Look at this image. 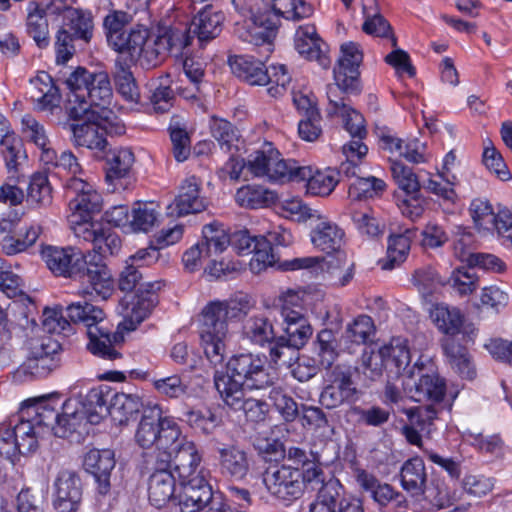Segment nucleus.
<instances>
[{
  "label": "nucleus",
  "mask_w": 512,
  "mask_h": 512,
  "mask_svg": "<svg viewBox=\"0 0 512 512\" xmlns=\"http://www.w3.org/2000/svg\"><path fill=\"white\" fill-rule=\"evenodd\" d=\"M243 338L253 345L264 347L272 346L278 337L274 331L272 321L264 315H253L248 317L242 325Z\"/></svg>",
  "instance_id": "a19ab883"
},
{
  "label": "nucleus",
  "mask_w": 512,
  "mask_h": 512,
  "mask_svg": "<svg viewBox=\"0 0 512 512\" xmlns=\"http://www.w3.org/2000/svg\"><path fill=\"white\" fill-rule=\"evenodd\" d=\"M441 347L451 368L463 379L473 380L476 369L471 361L467 348L452 337L441 340Z\"/></svg>",
  "instance_id": "e433bc0d"
},
{
  "label": "nucleus",
  "mask_w": 512,
  "mask_h": 512,
  "mask_svg": "<svg viewBox=\"0 0 512 512\" xmlns=\"http://www.w3.org/2000/svg\"><path fill=\"white\" fill-rule=\"evenodd\" d=\"M295 49L309 61H316L322 68L330 66L327 46L316 32L314 25L300 26L295 34Z\"/></svg>",
  "instance_id": "b1692460"
},
{
  "label": "nucleus",
  "mask_w": 512,
  "mask_h": 512,
  "mask_svg": "<svg viewBox=\"0 0 512 512\" xmlns=\"http://www.w3.org/2000/svg\"><path fill=\"white\" fill-rule=\"evenodd\" d=\"M218 382L217 392L226 406L234 411H242L246 420L259 423L266 419L269 405L262 399L247 396L244 388L225 380Z\"/></svg>",
  "instance_id": "f3484780"
},
{
  "label": "nucleus",
  "mask_w": 512,
  "mask_h": 512,
  "mask_svg": "<svg viewBox=\"0 0 512 512\" xmlns=\"http://www.w3.org/2000/svg\"><path fill=\"white\" fill-rule=\"evenodd\" d=\"M86 417L80 411L60 414L57 425L53 426V434L59 438H79L87 432Z\"/></svg>",
  "instance_id": "8fccbe9b"
},
{
  "label": "nucleus",
  "mask_w": 512,
  "mask_h": 512,
  "mask_svg": "<svg viewBox=\"0 0 512 512\" xmlns=\"http://www.w3.org/2000/svg\"><path fill=\"white\" fill-rule=\"evenodd\" d=\"M232 73L252 86H265L269 83L268 68L263 61L253 56H230L228 60Z\"/></svg>",
  "instance_id": "cd10ccee"
},
{
  "label": "nucleus",
  "mask_w": 512,
  "mask_h": 512,
  "mask_svg": "<svg viewBox=\"0 0 512 512\" xmlns=\"http://www.w3.org/2000/svg\"><path fill=\"white\" fill-rule=\"evenodd\" d=\"M409 393L416 402L430 401L432 404H440L446 394V384L437 373H425L409 388Z\"/></svg>",
  "instance_id": "72a5a7b5"
},
{
  "label": "nucleus",
  "mask_w": 512,
  "mask_h": 512,
  "mask_svg": "<svg viewBox=\"0 0 512 512\" xmlns=\"http://www.w3.org/2000/svg\"><path fill=\"white\" fill-rule=\"evenodd\" d=\"M300 181H306L307 192L315 196H328L338 183L333 170L326 171L316 170L313 172L309 166V173Z\"/></svg>",
  "instance_id": "6e6d98bb"
},
{
  "label": "nucleus",
  "mask_w": 512,
  "mask_h": 512,
  "mask_svg": "<svg viewBox=\"0 0 512 512\" xmlns=\"http://www.w3.org/2000/svg\"><path fill=\"white\" fill-rule=\"evenodd\" d=\"M213 380L216 390L218 382L222 380L251 389H265L274 383V377L266 367V357L251 352L232 356L226 364V371L215 369ZM223 382L226 384V381Z\"/></svg>",
  "instance_id": "423d86ee"
},
{
  "label": "nucleus",
  "mask_w": 512,
  "mask_h": 512,
  "mask_svg": "<svg viewBox=\"0 0 512 512\" xmlns=\"http://www.w3.org/2000/svg\"><path fill=\"white\" fill-rule=\"evenodd\" d=\"M416 229H406L400 234H391L388 237L386 256L379 261L383 270H392L400 266L410 251L412 238Z\"/></svg>",
  "instance_id": "ea45409f"
},
{
  "label": "nucleus",
  "mask_w": 512,
  "mask_h": 512,
  "mask_svg": "<svg viewBox=\"0 0 512 512\" xmlns=\"http://www.w3.org/2000/svg\"><path fill=\"white\" fill-rule=\"evenodd\" d=\"M41 257L55 276L78 281L79 293L84 297L107 300L111 296L112 275L99 255H85L72 246H46L41 250Z\"/></svg>",
  "instance_id": "f03ea898"
},
{
  "label": "nucleus",
  "mask_w": 512,
  "mask_h": 512,
  "mask_svg": "<svg viewBox=\"0 0 512 512\" xmlns=\"http://www.w3.org/2000/svg\"><path fill=\"white\" fill-rule=\"evenodd\" d=\"M184 420L194 429L208 435L223 423L222 414L218 409L209 408L205 412L188 410L183 414Z\"/></svg>",
  "instance_id": "4d7b16f0"
},
{
  "label": "nucleus",
  "mask_w": 512,
  "mask_h": 512,
  "mask_svg": "<svg viewBox=\"0 0 512 512\" xmlns=\"http://www.w3.org/2000/svg\"><path fill=\"white\" fill-rule=\"evenodd\" d=\"M326 385L320 393L319 401L326 409H335L344 404L352 406L360 398L349 368L336 365L327 371Z\"/></svg>",
  "instance_id": "f8f14e48"
},
{
  "label": "nucleus",
  "mask_w": 512,
  "mask_h": 512,
  "mask_svg": "<svg viewBox=\"0 0 512 512\" xmlns=\"http://www.w3.org/2000/svg\"><path fill=\"white\" fill-rule=\"evenodd\" d=\"M347 416L355 417L359 424L369 427H381L390 420L389 409L373 405L367 408L352 405L346 412Z\"/></svg>",
  "instance_id": "bf43d9fd"
},
{
  "label": "nucleus",
  "mask_w": 512,
  "mask_h": 512,
  "mask_svg": "<svg viewBox=\"0 0 512 512\" xmlns=\"http://www.w3.org/2000/svg\"><path fill=\"white\" fill-rule=\"evenodd\" d=\"M10 429L20 448V454L25 455L35 451L38 444L37 438L41 433L29 417H23L20 414L18 422Z\"/></svg>",
  "instance_id": "864d4df0"
},
{
  "label": "nucleus",
  "mask_w": 512,
  "mask_h": 512,
  "mask_svg": "<svg viewBox=\"0 0 512 512\" xmlns=\"http://www.w3.org/2000/svg\"><path fill=\"white\" fill-rule=\"evenodd\" d=\"M112 418L118 421L120 425H126L132 419H135L138 414L147 406L144 404L142 393L135 392H117L112 396Z\"/></svg>",
  "instance_id": "c9c22d12"
},
{
  "label": "nucleus",
  "mask_w": 512,
  "mask_h": 512,
  "mask_svg": "<svg viewBox=\"0 0 512 512\" xmlns=\"http://www.w3.org/2000/svg\"><path fill=\"white\" fill-rule=\"evenodd\" d=\"M66 314L71 322L82 323L86 327L87 349L93 355L109 361L122 358L119 348L123 337L112 332L101 308L87 301H78L66 307Z\"/></svg>",
  "instance_id": "7ed1b4c3"
},
{
  "label": "nucleus",
  "mask_w": 512,
  "mask_h": 512,
  "mask_svg": "<svg viewBox=\"0 0 512 512\" xmlns=\"http://www.w3.org/2000/svg\"><path fill=\"white\" fill-rule=\"evenodd\" d=\"M65 196L72 211L71 221L92 220L102 209V197L94 187L78 177L69 178L64 184Z\"/></svg>",
  "instance_id": "ddd939ff"
},
{
  "label": "nucleus",
  "mask_w": 512,
  "mask_h": 512,
  "mask_svg": "<svg viewBox=\"0 0 512 512\" xmlns=\"http://www.w3.org/2000/svg\"><path fill=\"white\" fill-rule=\"evenodd\" d=\"M293 242L291 232L282 226H277L267 233L260 236L259 250L253 255L250 261V269L254 273H260L267 267L279 263V256L276 252L277 247H287Z\"/></svg>",
  "instance_id": "6ab92c4d"
},
{
  "label": "nucleus",
  "mask_w": 512,
  "mask_h": 512,
  "mask_svg": "<svg viewBox=\"0 0 512 512\" xmlns=\"http://www.w3.org/2000/svg\"><path fill=\"white\" fill-rule=\"evenodd\" d=\"M224 20L225 16L222 11L216 10L211 5H206L194 16L189 32L196 35L200 43L208 42L219 36Z\"/></svg>",
  "instance_id": "c756f323"
},
{
  "label": "nucleus",
  "mask_w": 512,
  "mask_h": 512,
  "mask_svg": "<svg viewBox=\"0 0 512 512\" xmlns=\"http://www.w3.org/2000/svg\"><path fill=\"white\" fill-rule=\"evenodd\" d=\"M430 317L438 330L448 337L462 334L463 339L473 340L477 329L473 323L467 322L464 315L456 307L437 304L430 312Z\"/></svg>",
  "instance_id": "aec40b11"
},
{
  "label": "nucleus",
  "mask_w": 512,
  "mask_h": 512,
  "mask_svg": "<svg viewBox=\"0 0 512 512\" xmlns=\"http://www.w3.org/2000/svg\"><path fill=\"white\" fill-rule=\"evenodd\" d=\"M134 163V154L129 148H120L107 158L106 180L114 181L128 175Z\"/></svg>",
  "instance_id": "13d9d810"
},
{
  "label": "nucleus",
  "mask_w": 512,
  "mask_h": 512,
  "mask_svg": "<svg viewBox=\"0 0 512 512\" xmlns=\"http://www.w3.org/2000/svg\"><path fill=\"white\" fill-rule=\"evenodd\" d=\"M61 407L59 398L56 397H40L25 400L20 409L23 417H29L40 433L45 430L53 432V426L57 425L60 413L58 408Z\"/></svg>",
  "instance_id": "412c9836"
},
{
  "label": "nucleus",
  "mask_w": 512,
  "mask_h": 512,
  "mask_svg": "<svg viewBox=\"0 0 512 512\" xmlns=\"http://www.w3.org/2000/svg\"><path fill=\"white\" fill-rule=\"evenodd\" d=\"M327 97L329 100L328 115L333 116L340 112L344 120V127L351 135L352 140H360L362 142L367 133L363 116L351 108L345 102L346 99L344 97H338L337 88H333L332 85L328 86Z\"/></svg>",
  "instance_id": "a878e982"
},
{
  "label": "nucleus",
  "mask_w": 512,
  "mask_h": 512,
  "mask_svg": "<svg viewBox=\"0 0 512 512\" xmlns=\"http://www.w3.org/2000/svg\"><path fill=\"white\" fill-rule=\"evenodd\" d=\"M62 346L51 337L30 342L26 360L13 373L17 382L47 377L61 365Z\"/></svg>",
  "instance_id": "6e6552de"
},
{
  "label": "nucleus",
  "mask_w": 512,
  "mask_h": 512,
  "mask_svg": "<svg viewBox=\"0 0 512 512\" xmlns=\"http://www.w3.org/2000/svg\"><path fill=\"white\" fill-rule=\"evenodd\" d=\"M283 333L279 335L269 350V358L275 365H290L297 358L313 334L307 318L294 310H283Z\"/></svg>",
  "instance_id": "0eeeda50"
},
{
  "label": "nucleus",
  "mask_w": 512,
  "mask_h": 512,
  "mask_svg": "<svg viewBox=\"0 0 512 512\" xmlns=\"http://www.w3.org/2000/svg\"><path fill=\"white\" fill-rule=\"evenodd\" d=\"M235 200L242 207L257 209L275 203L277 195L260 185H245L237 190Z\"/></svg>",
  "instance_id": "09e8293b"
},
{
  "label": "nucleus",
  "mask_w": 512,
  "mask_h": 512,
  "mask_svg": "<svg viewBox=\"0 0 512 512\" xmlns=\"http://www.w3.org/2000/svg\"><path fill=\"white\" fill-rule=\"evenodd\" d=\"M385 188L386 184L382 179L358 176L349 184L348 195L352 200H363L380 195Z\"/></svg>",
  "instance_id": "680f3d73"
},
{
  "label": "nucleus",
  "mask_w": 512,
  "mask_h": 512,
  "mask_svg": "<svg viewBox=\"0 0 512 512\" xmlns=\"http://www.w3.org/2000/svg\"><path fill=\"white\" fill-rule=\"evenodd\" d=\"M139 32H143V40L136 47V52L127 50L125 55L128 57L129 62L138 61L141 67L145 69H152L160 65L168 55V42L158 35L155 38L149 39V33L146 29L141 28Z\"/></svg>",
  "instance_id": "5701e85b"
},
{
  "label": "nucleus",
  "mask_w": 512,
  "mask_h": 512,
  "mask_svg": "<svg viewBox=\"0 0 512 512\" xmlns=\"http://www.w3.org/2000/svg\"><path fill=\"white\" fill-rule=\"evenodd\" d=\"M343 493L344 488L339 480L331 478L319 489L316 500L310 504V512H336Z\"/></svg>",
  "instance_id": "603ef678"
},
{
  "label": "nucleus",
  "mask_w": 512,
  "mask_h": 512,
  "mask_svg": "<svg viewBox=\"0 0 512 512\" xmlns=\"http://www.w3.org/2000/svg\"><path fill=\"white\" fill-rule=\"evenodd\" d=\"M337 339L330 329H322L318 332L314 341V351L318 357L319 366L326 370L332 369V365L339 356Z\"/></svg>",
  "instance_id": "3c124183"
},
{
  "label": "nucleus",
  "mask_w": 512,
  "mask_h": 512,
  "mask_svg": "<svg viewBox=\"0 0 512 512\" xmlns=\"http://www.w3.org/2000/svg\"><path fill=\"white\" fill-rule=\"evenodd\" d=\"M142 273L139 266L126 264L119 273L118 288L125 293L135 294L131 296V301L126 302L124 308L125 328L128 330L136 329L153 310L158 303L157 291L162 287L160 281L142 283Z\"/></svg>",
  "instance_id": "20e7f679"
},
{
  "label": "nucleus",
  "mask_w": 512,
  "mask_h": 512,
  "mask_svg": "<svg viewBox=\"0 0 512 512\" xmlns=\"http://www.w3.org/2000/svg\"><path fill=\"white\" fill-rule=\"evenodd\" d=\"M176 437L173 431L167 432L151 452L143 454V469L146 473L154 475L160 472H173L172 445Z\"/></svg>",
  "instance_id": "7c9ffc66"
},
{
  "label": "nucleus",
  "mask_w": 512,
  "mask_h": 512,
  "mask_svg": "<svg viewBox=\"0 0 512 512\" xmlns=\"http://www.w3.org/2000/svg\"><path fill=\"white\" fill-rule=\"evenodd\" d=\"M200 186L201 181L197 177L190 176L186 178L179 188V193L174 201V208L172 205L168 207V209H172L170 214L176 213L177 216H184L204 211L208 202L206 198L200 195Z\"/></svg>",
  "instance_id": "bb28decb"
},
{
  "label": "nucleus",
  "mask_w": 512,
  "mask_h": 512,
  "mask_svg": "<svg viewBox=\"0 0 512 512\" xmlns=\"http://www.w3.org/2000/svg\"><path fill=\"white\" fill-rule=\"evenodd\" d=\"M83 465L98 482L100 492L106 493L110 487L111 471L115 467L114 452L110 449H92L85 455Z\"/></svg>",
  "instance_id": "c85d7f7f"
},
{
  "label": "nucleus",
  "mask_w": 512,
  "mask_h": 512,
  "mask_svg": "<svg viewBox=\"0 0 512 512\" xmlns=\"http://www.w3.org/2000/svg\"><path fill=\"white\" fill-rule=\"evenodd\" d=\"M202 234L203 240L199 244L205 251V257L207 258L221 254L230 245V235L221 223L214 222L205 225Z\"/></svg>",
  "instance_id": "de8ad7c7"
},
{
  "label": "nucleus",
  "mask_w": 512,
  "mask_h": 512,
  "mask_svg": "<svg viewBox=\"0 0 512 512\" xmlns=\"http://www.w3.org/2000/svg\"><path fill=\"white\" fill-rule=\"evenodd\" d=\"M235 10L243 21L235 24V34L244 42L263 46L265 52H272L279 17L298 22L310 18L314 7L306 0H273L271 12L260 10L258 0H232Z\"/></svg>",
  "instance_id": "f257e3e1"
},
{
  "label": "nucleus",
  "mask_w": 512,
  "mask_h": 512,
  "mask_svg": "<svg viewBox=\"0 0 512 512\" xmlns=\"http://www.w3.org/2000/svg\"><path fill=\"white\" fill-rule=\"evenodd\" d=\"M303 475L300 467L287 464L268 466L262 474V482L272 499L289 506L304 494Z\"/></svg>",
  "instance_id": "9d476101"
},
{
  "label": "nucleus",
  "mask_w": 512,
  "mask_h": 512,
  "mask_svg": "<svg viewBox=\"0 0 512 512\" xmlns=\"http://www.w3.org/2000/svg\"><path fill=\"white\" fill-rule=\"evenodd\" d=\"M344 231L335 222L324 217L311 230V242L314 247L328 254L338 251L344 241Z\"/></svg>",
  "instance_id": "f704fd0d"
},
{
  "label": "nucleus",
  "mask_w": 512,
  "mask_h": 512,
  "mask_svg": "<svg viewBox=\"0 0 512 512\" xmlns=\"http://www.w3.org/2000/svg\"><path fill=\"white\" fill-rule=\"evenodd\" d=\"M368 152L367 146L360 142V140H351L348 144L343 146V153L346 156V161L342 162L338 167V175L353 178L358 177L357 171L359 170L357 161H360Z\"/></svg>",
  "instance_id": "052dcab7"
},
{
  "label": "nucleus",
  "mask_w": 512,
  "mask_h": 512,
  "mask_svg": "<svg viewBox=\"0 0 512 512\" xmlns=\"http://www.w3.org/2000/svg\"><path fill=\"white\" fill-rule=\"evenodd\" d=\"M374 333L373 319L368 315H360L346 326L344 338L354 344L361 345L366 344Z\"/></svg>",
  "instance_id": "774afa93"
},
{
  "label": "nucleus",
  "mask_w": 512,
  "mask_h": 512,
  "mask_svg": "<svg viewBox=\"0 0 512 512\" xmlns=\"http://www.w3.org/2000/svg\"><path fill=\"white\" fill-rule=\"evenodd\" d=\"M51 15H62V25L56 33L55 50L57 64H65L76 52L75 42L89 43L93 36V17L89 11L72 6L47 4Z\"/></svg>",
  "instance_id": "39448f33"
},
{
  "label": "nucleus",
  "mask_w": 512,
  "mask_h": 512,
  "mask_svg": "<svg viewBox=\"0 0 512 512\" xmlns=\"http://www.w3.org/2000/svg\"><path fill=\"white\" fill-rule=\"evenodd\" d=\"M26 32L40 49L50 45L49 24L46 17L47 7L41 8L38 3L31 1L27 6Z\"/></svg>",
  "instance_id": "79ce46f5"
},
{
  "label": "nucleus",
  "mask_w": 512,
  "mask_h": 512,
  "mask_svg": "<svg viewBox=\"0 0 512 512\" xmlns=\"http://www.w3.org/2000/svg\"><path fill=\"white\" fill-rule=\"evenodd\" d=\"M300 419L304 427L321 430V435L326 438H330L335 432L334 426L320 407L302 405Z\"/></svg>",
  "instance_id": "69168bd1"
},
{
  "label": "nucleus",
  "mask_w": 512,
  "mask_h": 512,
  "mask_svg": "<svg viewBox=\"0 0 512 512\" xmlns=\"http://www.w3.org/2000/svg\"><path fill=\"white\" fill-rule=\"evenodd\" d=\"M114 393L103 386L92 388L86 394L82 410L80 411L86 417V420L90 424H98L101 419L112 416V396Z\"/></svg>",
  "instance_id": "2f4dec72"
},
{
  "label": "nucleus",
  "mask_w": 512,
  "mask_h": 512,
  "mask_svg": "<svg viewBox=\"0 0 512 512\" xmlns=\"http://www.w3.org/2000/svg\"><path fill=\"white\" fill-rule=\"evenodd\" d=\"M31 99L39 110H53L58 107L61 95L58 87L53 83L51 76L45 72L38 74L31 80Z\"/></svg>",
  "instance_id": "a18cd8bd"
},
{
  "label": "nucleus",
  "mask_w": 512,
  "mask_h": 512,
  "mask_svg": "<svg viewBox=\"0 0 512 512\" xmlns=\"http://www.w3.org/2000/svg\"><path fill=\"white\" fill-rule=\"evenodd\" d=\"M172 454L173 471L178 474L179 481L194 477L201 462L196 444L180 434L173 441Z\"/></svg>",
  "instance_id": "393cba45"
},
{
  "label": "nucleus",
  "mask_w": 512,
  "mask_h": 512,
  "mask_svg": "<svg viewBox=\"0 0 512 512\" xmlns=\"http://www.w3.org/2000/svg\"><path fill=\"white\" fill-rule=\"evenodd\" d=\"M54 507L58 512H75L82 498L80 477L71 470H62L55 481Z\"/></svg>",
  "instance_id": "4be33fe9"
},
{
  "label": "nucleus",
  "mask_w": 512,
  "mask_h": 512,
  "mask_svg": "<svg viewBox=\"0 0 512 512\" xmlns=\"http://www.w3.org/2000/svg\"><path fill=\"white\" fill-rule=\"evenodd\" d=\"M368 4L375 5L376 0H366V3L363 5V11L365 14V22L363 23V31L369 35H374L377 37H388L390 36L392 41V46H397V39L392 34V27L389 22L380 14L374 13L371 14L368 11Z\"/></svg>",
  "instance_id": "0e129e2a"
},
{
  "label": "nucleus",
  "mask_w": 512,
  "mask_h": 512,
  "mask_svg": "<svg viewBox=\"0 0 512 512\" xmlns=\"http://www.w3.org/2000/svg\"><path fill=\"white\" fill-rule=\"evenodd\" d=\"M401 485L412 496H421L425 492L427 474L422 458L413 457L402 465Z\"/></svg>",
  "instance_id": "49530a36"
},
{
  "label": "nucleus",
  "mask_w": 512,
  "mask_h": 512,
  "mask_svg": "<svg viewBox=\"0 0 512 512\" xmlns=\"http://www.w3.org/2000/svg\"><path fill=\"white\" fill-rule=\"evenodd\" d=\"M380 140L383 149L389 150L391 153H398L399 156L405 158L410 163L420 164L427 162L426 144L416 138L404 141L389 133H383Z\"/></svg>",
  "instance_id": "4c0bfd02"
},
{
  "label": "nucleus",
  "mask_w": 512,
  "mask_h": 512,
  "mask_svg": "<svg viewBox=\"0 0 512 512\" xmlns=\"http://www.w3.org/2000/svg\"><path fill=\"white\" fill-rule=\"evenodd\" d=\"M180 490L175 498L180 512H199L214 501L216 492L208 481L199 475L179 481Z\"/></svg>",
  "instance_id": "a211bd4d"
},
{
  "label": "nucleus",
  "mask_w": 512,
  "mask_h": 512,
  "mask_svg": "<svg viewBox=\"0 0 512 512\" xmlns=\"http://www.w3.org/2000/svg\"><path fill=\"white\" fill-rule=\"evenodd\" d=\"M385 368L388 367L381 347L378 351L365 349L362 353L360 365L357 367V370L369 381L373 382L382 376Z\"/></svg>",
  "instance_id": "338daca9"
},
{
  "label": "nucleus",
  "mask_w": 512,
  "mask_h": 512,
  "mask_svg": "<svg viewBox=\"0 0 512 512\" xmlns=\"http://www.w3.org/2000/svg\"><path fill=\"white\" fill-rule=\"evenodd\" d=\"M26 201L34 207H45L52 203V188L47 175L35 173L27 181Z\"/></svg>",
  "instance_id": "5fc2aeb1"
},
{
  "label": "nucleus",
  "mask_w": 512,
  "mask_h": 512,
  "mask_svg": "<svg viewBox=\"0 0 512 512\" xmlns=\"http://www.w3.org/2000/svg\"><path fill=\"white\" fill-rule=\"evenodd\" d=\"M130 227L135 232H148L158 222L159 212L152 203L136 202L131 211Z\"/></svg>",
  "instance_id": "e2e57ef3"
},
{
  "label": "nucleus",
  "mask_w": 512,
  "mask_h": 512,
  "mask_svg": "<svg viewBox=\"0 0 512 512\" xmlns=\"http://www.w3.org/2000/svg\"><path fill=\"white\" fill-rule=\"evenodd\" d=\"M248 309L249 302L243 299L209 302L202 309L200 315L201 339L226 337L228 333V321L240 318L247 313Z\"/></svg>",
  "instance_id": "9b49d317"
},
{
  "label": "nucleus",
  "mask_w": 512,
  "mask_h": 512,
  "mask_svg": "<svg viewBox=\"0 0 512 512\" xmlns=\"http://www.w3.org/2000/svg\"><path fill=\"white\" fill-rule=\"evenodd\" d=\"M132 21V16L121 10H114L107 14L103 20V27L107 42L119 55H125L127 50L136 52V47L143 40V32L140 27L125 30Z\"/></svg>",
  "instance_id": "dca6fc26"
},
{
  "label": "nucleus",
  "mask_w": 512,
  "mask_h": 512,
  "mask_svg": "<svg viewBox=\"0 0 512 512\" xmlns=\"http://www.w3.org/2000/svg\"><path fill=\"white\" fill-rule=\"evenodd\" d=\"M340 50L341 56L333 71L335 86L332 87L337 88V92L358 95L361 92L359 66L363 60V53L359 44L355 42L343 43Z\"/></svg>",
  "instance_id": "4468645a"
},
{
  "label": "nucleus",
  "mask_w": 512,
  "mask_h": 512,
  "mask_svg": "<svg viewBox=\"0 0 512 512\" xmlns=\"http://www.w3.org/2000/svg\"><path fill=\"white\" fill-rule=\"evenodd\" d=\"M175 491L176 479L173 472H160L149 476L148 498L156 508H162L170 501L175 502Z\"/></svg>",
  "instance_id": "c03bdc74"
},
{
  "label": "nucleus",
  "mask_w": 512,
  "mask_h": 512,
  "mask_svg": "<svg viewBox=\"0 0 512 512\" xmlns=\"http://www.w3.org/2000/svg\"><path fill=\"white\" fill-rule=\"evenodd\" d=\"M129 59L125 55H118L115 60L113 70V79L116 92L121 97L132 103H137L140 99V92L136 79L131 71Z\"/></svg>",
  "instance_id": "58836bf2"
},
{
  "label": "nucleus",
  "mask_w": 512,
  "mask_h": 512,
  "mask_svg": "<svg viewBox=\"0 0 512 512\" xmlns=\"http://www.w3.org/2000/svg\"><path fill=\"white\" fill-rule=\"evenodd\" d=\"M172 431L176 436L180 435L178 425L173 420L162 416V409L158 404L147 405L137 425L134 440L141 448L151 449L158 445L167 432Z\"/></svg>",
  "instance_id": "2eb2a0df"
},
{
  "label": "nucleus",
  "mask_w": 512,
  "mask_h": 512,
  "mask_svg": "<svg viewBox=\"0 0 512 512\" xmlns=\"http://www.w3.org/2000/svg\"><path fill=\"white\" fill-rule=\"evenodd\" d=\"M219 468L223 475L242 480L249 471V461L245 451L235 445L217 447Z\"/></svg>",
  "instance_id": "473e14b6"
},
{
  "label": "nucleus",
  "mask_w": 512,
  "mask_h": 512,
  "mask_svg": "<svg viewBox=\"0 0 512 512\" xmlns=\"http://www.w3.org/2000/svg\"><path fill=\"white\" fill-rule=\"evenodd\" d=\"M112 98V87L109 75L104 71H99L94 74L92 81L90 80L88 88L85 93L77 94L79 104L86 103L89 109L92 106L106 109Z\"/></svg>",
  "instance_id": "37998d69"
},
{
  "label": "nucleus",
  "mask_w": 512,
  "mask_h": 512,
  "mask_svg": "<svg viewBox=\"0 0 512 512\" xmlns=\"http://www.w3.org/2000/svg\"><path fill=\"white\" fill-rule=\"evenodd\" d=\"M67 108L68 115L74 122L69 124L72 142L75 146L105 152L109 145L101 130V114L89 109L86 103L71 105Z\"/></svg>",
  "instance_id": "1a4fd4ad"
}]
</instances>
